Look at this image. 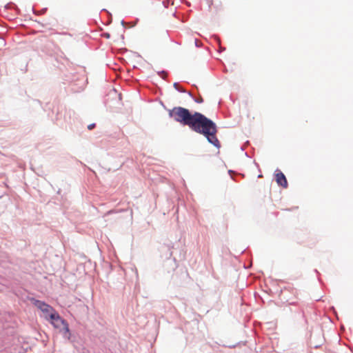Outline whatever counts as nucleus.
<instances>
[{
  "label": "nucleus",
  "instance_id": "nucleus-1",
  "mask_svg": "<svg viewBox=\"0 0 353 353\" xmlns=\"http://www.w3.org/2000/svg\"><path fill=\"white\" fill-rule=\"evenodd\" d=\"M168 115L175 121L183 125H188L192 131L203 134L216 148H221V144L216 134L217 127L216 123L204 114L190 111L183 107H174L168 111Z\"/></svg>",
  "mask_w": 353,
  "mask_h": 353
},
{
  "label": "nucleus",
  "instance_id": "nucleus-2",
  "mask_svg": "<svg viewBox=\"0 0 353 353\" xmlns=\"http://www.w3.org/2000/svg\"><path fill=\"white\" fill-rule=\"evenodd\" d=\"M49 319L52 325L55 328L59 330V332L64 339L70 340L71 333L69 329V325L65 320L62 319L56 311L50 313Z\"/></svg>",
  "mask_w": 353,
  "mask_h": 353
},
{
  "label": "nucleus",
  "instance_id": "nucleus-3",
  "mask_svg": "<svg viewBox=\"0 0 353 353\" xmlns=\"http://www.w3.org/2000/svg\"><path fill=\"white\" fill-rule=\"evenodd\" d=\"M34 305L43 312V313L46 315V319L50 317L51 312H55L52 307L42 301L34 299Z\"/></svg>",
  "mask_w": 353,
  "mask_h": 353
},
{
  "label": "nucleus",
  "instance_id": "nucleus-4",
  "mask_svg": "<svg viewBox=\"0 0 353 353\" xmlns=\"http://www.w3.org/2000/svg\"><path fill=\"white\" fill-rule=\"evenodd\" d=\"M173 87L175 88V90H176L179 92H181V93L187 92V91L184 88L180 87L179 84L176 82L174 83Z\"/></svg>",
  "mask_w": 353,
  "mask_h": 353
},
{
  "label": "nucleus",
  "instance_id": "nucleus-5",
  "mask_svg": "<svg viewBox=\"0 0 353 353\" xmlns=\"http://www.w3.org/2000/svg\"><path fill=\"white\" fill-rule=\"evenodd\" d=\"M213 39H214V41L218 43V45L219 46V52H221L223 51H224L225 50V48H221V40L220 39L216 36V35H214L213 37Z\"/></svg>",
  "mask_w": 353,
  "mask_h": 353
},
{
  "label": "nucleus",
  "instance_id": "nucleus-6",
  "mask_svg": "<svg viewBox=\"0 0 353 353\" xmlns=\"http://www.w3.org/2000/svg\"><path fill=\"white\" fill-rule=\"evenodd\" d=\"M159 76L163 78V79H165V76L167 75V72L165 70H161L157 72Z\"/></svg>",
  "mask_w": 353,
  "mask_h": 353
},
{
  "label": "nucleus",
  "instance_id": "nucleus-7",
  "mask_svg": "<svg viewBox=\"0 0 353 353\" xmlns=\"http://www.w3.org/2000/svg\"><path fill=\"white\" fill-rule=\"evenodd\" d=\"M193 100L194 101V102H196V103H202L203 102V99L201 97H199L198 98H196V97H194L193 98Z\"/></svg>",
  "mask_w": 353,
  "mask_h": 353
},
{
  "label": "nucleus",
  "instance_id": "nucleus-8",
  "mask_svg": "<svg viewBox=\"0 0 353 353\" xmlns=\"http://www.w3.org/2000/svg\"><path fill=\"white\" fill-rule=\"evenodd\" d=\"M163 6L165 8H168L169 6V4H170V1L168 0H164L163 2H162Z\"/></svg>",
  "mask_w": 353,
  "mask_h": 353
},
{
  "label": "nucleus",
  "instance_id": "nucleus-9",
  "mask_svg": "<svg viewBox=\"0 0 353 353\" xmlns=\"http://www.w3.org/2000/svg\"><path fill=\"white\" fill-rule=\"evenodd\" d=\"M95 125H96L95 123H91V124L88 125V129L89 130H92V129H94L95 128Z\"/></svg>",
  "mask_w": 353,
  "mask_h": 353
},
{
  "label": "nucleus",
  "instance_id": "nucleus-10",
  "mask_svg": "<svg viewBox=\"0 0 353 353\" xmlns=\"http://www.w3.org/2000/svg\"><path fill=\"white\" fill-rule=\"evenodd\" d=\"M192 99L194 97L191 92H186Z\"/></svg>",
  "mask_w": 353,
  "mask_h": 353
},
{
  "label": "nucleus",
  "instance_id": "nucleus-11",
  "mask_svg": "<svg viewBox=\"0 0 353 353\" xmlns=\"http://www.w3.org/2000/svg\"><path fill=\"white\" fill-rule=\"evenodd\" d=\"M121 23L123 27L125 26V22L123 20L121 21Z\"/></svg>",
  "mask_w": 353,
  "mask_h": 353
},
{
  "label": "nucleus",
  "instance_id": "nucleus-12",
  "mask_svg": "<svg viewBox=\"0 0 353 353\" xmlns=\"http://www.w3.org/2000/svg\"><path fill=\"white\" fill-rule=\"evenodd\" d=\"M195 45H196V46H198V40L197 39L195 40Z\"/></svg>",
  "mask_w": 353,
  "mask_h": 353
},
{
  "label": "nucleus",
  "instance_id": "nucleus-13",
  "mask_svg": "<svg viewBox=\"0 0 353 353\" xmlns=\"http://www.w3.org/2000/svg\"><path fill=\"white\" fill-rule=\"evenodd\" d=\"M262 177H263L262 174H259L258 175V178H262Z\"/></svg>",
  "mask_w": 353,
  "mask_h": 353
},
{
  "label": "nucleus",
  "instance_id": "nucleus-14",
  "mask_svg": "<svg viewBox=\"0 0 353 353\" xmlns=\"http://www.w3.org/2000/svg\"><path fill=\"white\" fill-rule=\"evenodd\" d=\"M105 35H106V37H108V38L109 37V34H105Z\"/></svg>",
  "mask_w": 353,
  "mask_h": 353
}]
</instances>
